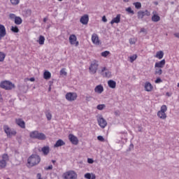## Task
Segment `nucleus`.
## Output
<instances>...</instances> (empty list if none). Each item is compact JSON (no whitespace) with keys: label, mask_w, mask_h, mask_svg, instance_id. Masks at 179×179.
<instances>
[{"label":"nucleus","mask_w":179,"mask_h":179,"mask_svg":"<svg viewBox=\"0 0 179 179\" xmlns=\"http://www.w3.org/2000/svg\"><path fill=\"white\" fill-rule=\"evenodd\" d=\"M41 162V158L37 155H31L27 159L28 167H33L37 166Z\"/></svg>","instance_id":"f257e3e1"},{"label":"nucleus","mask_w":179,"mask_h":179,"mask_svg":"<svg viewBox=\"0 0 179 179\" xmlns=\"http://www.w3.org/2000/svg\"><path fill=\"white\" fill-rule=\"evenodd\" d=\"M30 138L32 139H38V141H45L46 139L45 134L38 132V131H34L29 134Z\"/></svg>","instance_id":"f03ea898"},{"label":"nucleus","mask_w":179,"mask_h":179,"mask_svg":"<svg viewBox=\"0 0 179 179\" xmlns=\"http://www.w3.org/2000/svg\"><path fill=\"white\" fill-rule=\"evenodd\" d=\"M0 87L5 90H12V89H15V84L10 81L4 80L0 83Z\"/></svg>","instance_id":"7ed1b4c3"},{"label":"nucleus","mask_w":179,"mask_h":179,"mask_svg":"<svg viewBox=\"0 0 179 179\" xmlns=\"http://www.w3.org/2000/svg\"><path fill=\"white\" fill-rule=\"evenodd\" d=\"M167 106L162 105L161 106L160 110L157 112V117L160 118V120H166L167 118Z\"/></svg>","instance_id":"20e7f679"},{"label":"nucleus","mask_w":179,"mask_h":179,"mask_svg":"<svg viewBox=\"0 0 179 179\" xmlns=\"http://www.w3.org/2000/svg\"><path fill=\"white\" fill-rule=\"evenodd\" d=\"M3 128L5 134H6L8 138H11V136H16V134H17L15 129H10V127H9V126L8 125H4Z\"/></svg>","instance_id":"39448f33"},{"label":"nucleus","mask_w":179,"mask_h":179,"mask_svg":"<svg viewBox=\"0 0 179 179\" xmlns=\"http://www.w3.org/2000/svg\"><path fill=\"white\" fill-rule=\"evenodd\" d=\"M62 177L64 179H76L78 174L75 171H69L63 173Z\"/></svg>","instance_id":"423d86ee"},{"label":"nucleus","mask_w":179,"mask_h":179,"mask_svg":"<svg viewBox=\"0 0 179 179\" xmlns=\"http://www.w3.org/2000/svg\"><path fill=\"white\" fill-rule=\"evenodd\" d=\"M99 69V62L97 60H93L89 67V71L92 75H94Z\"/></svg>","instance_id":"0eeeda50"},{"label":"nucleus","mask_w":179,"mask_h":179,"mask_svg":"<svg viewBox=\"0 0 179 179\" xmlns=\"http://www.w3.org/2000/svg\"><path fill=\"white\" fill-rule=\"evenodd\" d=\"M2 159L0 160V170L5 169L6 167V162L9 161V155L8 154H3L2 156Z\"/></svg>","instance_id":"6e6552de"},{"label":"nucleus","mask_w":179,"mask_h":179,"mask_svg":"<svg viewBox=\"0 0 179 179\" xmlns=\"http://www.w3.org/2000/svg\"><path fill=\"white\" fill-rule=\"evenodd\" d=\"M69 41L71 45H75V47H78L79 45V41H78V38L75 34L70 35Z\"/></svg>","instance_id":"1a4fd4ad"},{"label":"nucleus","mask_w":179,"mask_h":179,"mask_svg":"<svg viewBox=\"0 0 179 179\" xmlns=\"http://www.w3.org/2000/svg\"><path fill=\"white\" fill-rule=\"evenodd\" d=\"M101 74L103 78H107L108 79H110V78L113 76L111 74V71H108V69H107V67H101Z\"/></svg>","instance_id":"9d476101"},{"label":"nucleus","mask_w":179,"mask_h":179,"mask_svg":"<svg viewBox=\"0 0 179 179\" xmlns=\"http://www.w3.org/2000/svg\"><path fill=\"white\" fill-rule=\"evenodd\" d=\"M66 99L68 101H75L78 99V94L76 92H68L66 94Z\"/></svg>","instance_id":"9b49d317"},{"label":"nucleus","mask_w":179,"mask_h":179,"mask_svg":"<svg viewBox=\"0 0 179 179\" xmlns=\"http://www.w3.org/2000/svg\"><path fill=\"white\" fill-rule=\"evenodd\" d=\"M137 16L138 19H143L145 16H150V12L148 10H145V11L140 10L137 13Z\"/></svg>","instance_id":"f8f14e48"},{"label":"nucleus","mask_w":179,"mask_h":179,"mask_svg":"<svg viewBox=\"0 0 179 179\" xmlns=\"http://www.w3.org/2000/svg\"><path fill=\"white\" fill-rule=\"evenodd\" d=\"M98 124L101 128H105L107 127V121L102 117L101 116H99L97 118Z\"/></svg>","instance_id":"ddd939ff"},{"label":"nucleus","mask_w":179,"mask_h":179,"mask_svg":"<svg viewBox=\"0 0 179 179\" xmlns=\"http://www.w3.org/2000/svg\"><path fill=\"white\" fill-rule=\"evenodd\" d=\"M69 140L73 145H78L79 143V139H78V137L72 134L69 135Z\"/></svg>","instance_id":"4468645a"},{"label":"nucleus","mask_w":179,"mask_h":179,"mask_svg":"<svg viewBox=\"0 0 179 179\" xmlns=\"http://www.w3.org/2000/svg\"><path fill=\"white\" fill-rule=\"evenodd\" d=\"M92 42L95 45H100L101 42H100V39L99 38V35H97V34H93L92 35Z\"/></svg>","instance_id":"2eb2a0df"},{"label":"nucleus","mask_w":179,"mask_h":179,"mask_svg":"<svg viewBox=\"0 0 179 179\" xmlns=\"http://www.w3.org/2000/svg\"><path fill=\"white\" fill-rule=\"evenodd\" d=\"M15 124H17V125H18V127H20V128H22L23 129H24V128H26V123L21 118L16 119Z\"/></svg>","instance_id":"dca6fc26"},{"label":"nucleus","mask_w":179,"mask_h":179,"mask_svg":"<svg viewBox=\"0 0 179 179\" xmlns=\"http://www.w3.org/2000/svg\"><path fill=\"white\" fill-rule=\"evenodd\" d=\"M5 36H6V29L5 26L0 24V41Z\"/></svg>","instance_id":"f3484780"},{"label":"nucleus","mask_w":179,"mask_h":179,"mask_svg":"<svg viewBox=\"0 0 179 179\" xmlns=\"http://www.w3.org/2000/svg\"><path fill=\"white\" fill-rule=\"evenodd\" d=\"M164 65H166V59H162L159 62H157L155 64V68H159L162 69V68H164Z\"/></svg>","instance_id":"a211bd4d"},{"label":"nucleus","mask_w":179,"mask_h":179,"mask_svg":"<svg viewBox=\"0 0 179 179\" xmlns=\"http://www.w3.org/2000/svg\"><path fill=\"white\" fill-rule=\"evenodd\" d=\"M80 23H82V24H87V23H89V15L85 14L83 16H82L80 20Z\"/></svg>","instance_id":"6ab92c4d"},{"label":"nucleus","mask_w":179,"mask_h":179,"mask_svg":"<svg viewBox=\"0 0 179 179\" xmlns=\"http://www.w3.org/2000/svg\"><path fill=\"white\" fill-rule=\"evenodd\" d=\"M144 89L145 92H152L153 90V85L150 82H145Z\"/></svg>","instance_id":"aec40b11"},{"label":"nucleus","mask_w":179,"mask_h":179,"mask_svg":"<svg viewBox=\"0 0 179 179\" xmlns=\"http://www.w3.org/2000/svg\"><path fill=\"white\" fill-rule=\"evenodd\" d=\"M121 22V14H117L115 17L113 18L110 21V24H114V23L118 24Z\"/></svg>","instance_id":"412c9836"},{"label":"nucleus","mask_w":179,"mask_h":179,"mask_svg":"<svg viewBox=\"0 0 179 179\" xmlns=\"http://www.w3.org/2000/svg\"><path fill=\"white\" fill-rule=\"evenodd\" d=\"M94 92H95V93H98V94H101V93H103V92H104V87H103V85H97L94 88Z\"/></svg>","instance_id":"4be33fe9"},{"label":"nucleus","mask_w":179,"mask_h":179,"mask_svg":"<svg viewBox=\"0 0 179 179\" xmlns=\"http://www.w3.org/2000/svg\"><path fill=\"white\" fill-rule=\"evenodd\" d=\"M152 15H153L152 17V22H160V16L156 15V11H153Z\"/></svg>","instance_id":"5701e85b"},{"label":"nucleus","mask_w":179,"mask_h":179,"mask_svg":"<svg viewBox=\"0 0 179 179\" xmlns=\"http://www.w3.org/2000/svg\"><path fill=\"white\" fill-rule=\"evenodd\" d=\"M108 86H109L110 89H115L117 87V83L113 80H109L108 81Z\"/></svg>","instance_id":"b1692460"},{"label":"nucleus","mask_w":179,"mask_h":179,"mask_svg":"<svg viewBox=\"0 0 179 179\" xmlns=\"http://www.w3.org/2000/svg\"><path fill=\"white\" fill-rule=\"evenodd\" d=\"M164 57V52H163V51L159 50L158 52H157L155 57L157 58L158 59H162V58Z\"/></svg>","instance_id":"393cba45"},{"label":"nucleus","mask_w":179,"mask_h":179,"mask_svg":"<svg viewBox=\"0 0 179 179\" xmlns=\"http://www.w3.org/2000/svg\"><path fill=\"white\" fill-rule=\"evenodd\" d=\"M45 41V38L44 37V36L43 35L39 36L37 43H38L40 45H44Z\"/></svg>","instance_id":"a878e982"},{"label":"nucleus","mask_w":179,"mask_h":179,"mask_svg":"<svg viewBox=\"0 0 179 179\" xmlns=\"http://www.w3.org/2000/svg\"><path fill=\"white\" fill-rule=\"evenodd\" d=\"M65 145V142L62 141V139H59L56 143L54 145L55 148H59V146H64Z\"/></svg>","instance_id":"bb28decb"},{"label":"nucleus","mask_w":179,"mask_h":179,"mask_svg":"<svg viewBox=\"0 0 179 179\" xmlns=\"http://www.w3.org/2000/svg\"><path fill=\"white\" fill-rule=\"evenodd\" d=\"M84 177L85 178H87V179H96V175L90 173H85Z\"/></svg>","instance_id":"cd10ccee"},{"label":"nucleus","mask_w":179,"mask_h":179,"mask_svg":"<svg viewBox=\"0 0 179 179\" xmlns=\"http://www.w3.org/2000/svg\"><path fill=\"white\" fill-rule=\"evenodd\" d=\"M43 78L46 80H48V79H51V73L48 71H45L43 73Z\"/></svg>","instance_id":"c85d7f7f"},{"label":"nucleus","mask_w":179,"mask_h":179,"mask_svg":"<svg viewBox=\"0 0 179 179\" xmlns=\"http://www.w3.org/2000/svg\"><path fill=\"white\" fill-rule=\"evenodd\" d=\"M41 150H42L43 155L45 156H47V155H48V153H50V147L45 146V147L42 148Z\"/></svg>","instance_id":"c756f323"},{"label":"nucleus","mask_w":179,"mask_h":179,"mask_svg":"<svg viewBox=\"0 0 179 179\" xmlns=\"http://www.w3.org/2000/svg\"><path fill=\"white\" fill-rule=\"evenodd\" d=\"M15 24H22V23L23 22V20H22V18L20 17H15Z\"/></svg>","instance_id":"7c9ffc66"},{"label":"nucleus","mask_w":179,"mask_h":179,"mask_svg":"<svg viewBox=\"0 0 179 179\" xmlns=\"http://www.w3.org/2000/svg\"><path fill=\"white\" fill-rule=\"evenodd\" d=\"M163 73V70L160 68H155V75H162Z\"/></svg>","instance_id":"2f4dec72"},{"label":"nucleus","mask_w":179,"mask_h":179,"mask_svg":"<svg viewBox=\"0 0 179 179\" xmlns=\"http://www.w3.org/2000/svg\"><path fill=\"white\" fill-rule=\"evenodd\" d=\"M6 57V55H5V53L0 52V62H3V61H5Z\"/></svg>","instance_id":"473e14b6"},{"label":"nucleus","mask_w":179,"mask_h":179,"mask_svg":"<svg viewBox=\"0 0 179 179\" xmlns=\"http://www.w3.org/2000/svg\"><path fill=\"white\" fill-rule=\"evenodd\" d=\"M101 57H103L104 58H106V57H108V55H110V51L106 50L104 52H102L101 53Z\"/></svg>","instance_id":"72a5a7b5"},{"label":"nucleus","mask_w":179,"mask_h":179,"mask_svg":"<svg viewBox=\"0 0 179 179\" xmlns=\"http://www.w3.org/2000/svg\"><path fill=\"white\" fill-rule=\"evenodd\" d=\"M134 5L136 9H141L142 8V4L140 2L134 3Z\"/></svg>","instance_id":"f704fd0d"},{"label":"nucleus","mask_w":179,"mask_h":179,"mask_svg":"<svg viewBox=\"0 0 179 179\" xmlns=\"http://www.w3.org/2000/svg\"><path fill=\"white\" fill-rule=\"evenodd\" d=\"M11 31L13 33H19V28L17 26L11 27Z\"/></svg>","instance_id":"c9c22d12"},{"label":"nucleus","mask_w":179,"mask_h":179,"mask_svg":"<svg viewBox=\"0 0 179 179\" xmlns=\"http://www.w3.org/2000/svg\"><path fill=\"white\" fill-rule=\"evenodd\" d=\"M136 58H138V55H134L132 56H131L129 57V59H130V62H134V61H135L136 59Z\"/></svg>","instance_id":"e433bc0d"},{"label":"nucleus","mask_w":179,"mask_h":179,"mask_svg":"<svg viewBox=\"0 0 179 179\" xmlns=\"http://www.w3.org/2000/svg\"><path fill=\"white\" fill-rule=\"evenodd\" d=\"M126 12H128V13H131V15H134L135 12L132 10L131 7H128L126 8Z\"/></svg>","instance_id":"4c0bfd02"},{"label":"nucleus","mask_w":179,"mask_h":179,"mask_svg":"<svg viewBox=\"0 0 179 179\" xmlns=\"http://www.w3.org/2000/svg\"><path fill=\"white\" fill-rule=\"evenodd\" d=\"M106 108V105L104 104H99L96 106L97 110H103Z\"/></svg>","instance_id":"58836bf2"},{"label":"nucleus","mask_w":179,"mask_h":179,"mask_svg":"<svg viewBox=\"0 0 179 179\" xmlns=\"http://www.w3.org/2000/svg\"><path fill=\"white\" fill-rule=\"evenodd\" d=\"M12 5H19L20 0H10Z\"/></svg>","instance_id":"ea45409f"},{"label":"nucleus","mask_w":179,"mask_h":179,"mask_svg":"<svg viewBox=\"0 0 179 179\" xmlns=\"http://www.w3.org/2000/svg\"><path fill=\"white\" fill-rule=\"evenodd\" d=\"M46 117L48 120V121H50V120L52 118V115H51L50 113H47Z\"/></svg>","instance_id":"a19ab883"},{"label":"nucleus","mask_w":179,"mask_h":179,"mask_svg":"<svg viewBox=\"0 0 179 179\" xmlns=\"http://www.w3.org/2000/svg\"><path fill=\"white\" fill-rule=\"evenodd\" d=\"M163 82V80H162V78H157L155 81V83H162Z\"/></svg>","instance_id":"79ce46f5"},{"label":"nucleus","mask_w":179,"mask_h":179,"mask_svg":"<svg viewBox=\"0 0 179 179\" xmlns=\"http://www.w3.org/2000/svg\"><path fill=\"white\" fill-rule=\"evenodd\" d=\"M98 141H100L101 142H104V138L103 137V136H99L97 137Z\"/></svg>","instance_id":"37998d69"},{"label":"nucleus","mask_w":179,"mask_h":179,"mask_svg":"<svg viewBox=\"0 0 179 179\" xmlns=\"http://www.w3.org/2000/svg\"><path fill=\"white\" fill-rule=\"evenodd\" d=\"M60 75L66 76V71H65V69H62L60 71Z\"/></svg>","instance_id":"c03bdc74"},{"label":"nucleus","mask_w":179,"mask_h":179,"mask_svg":"<svg viewBox=\"0 0 179 179\" xmlns=\"http://www.w3.org/2000/svg\"><path fill=\"white\" fill-rule=\"evenodd\" d=\"M94 162V161H93V159H92V158L87 159V163H89L90 164H93Z\"/></svg>","instance_id":"a18cd8bd"},{"label":"nucleus","mask_w":179,"mask_h":179,"mask_svg":"<svg viewBox=\"0 0 179 179\" xmlns=\"http://www.w3.org/2000/svg\"><path fill=\"white\" fill-rule=\"evenodd\" d=\"M129 43H130V44H135V43H136L135 38H130Z\"/></svg>","instance_id":"49530a36"},{"label":"nucleus","mask_w":179,"mask_h":179,"mask_svg":"<svg viewBox=\"0 0 179 179\" xmlns=\"http://www.w3.org/2000/svg\"><path fill=\"white\" fill-rule=\"evenodd\" d=\"M9 17L10 19H15V17H16V15H15V14H10Z\"/></svg>","instance_id":"de8ad7c7"},{"label":"nucleus","mask_w":179,"mask_h":179,"mask_svg":"<svg viewBox=\"0 0 179 179\" xmlns=\"http://www.w3.org/2000/svg\"><path fill=\"white\" fill-rule=\"evenodd\" d=\"M140 33H146V29H145V28H141V31H140Z\"/></svg>","instance_id":"09e8293b"},{"label":"nucleus","mask_w":179,"mask_h":179,"mask_svg":"<svg viewBox=\"0 0 179 179\" xmlns=\"http://www.w3.org/2000/svg\"><path fill=\"white\" fill-rule=\"evenodd\" d=\"M45 170H52V165H50L49 166L46 167Z\"/></svg>","instance_id":"8fccbe9b"},{"label":"nucleus","mask_w":179,"mask_h":179,"mask_svg":"<svg viewBox=\"0 0 179 179\" xmlns=\"http://www.w3.org/2000/svg\"><path fill=\"white\" fill-rule=\"evenodd\" d=\"M36 178H37L38 179H43V178H41V173H38V174L36 175Z\"/></svg>","instance_id":"3c124183"},{"label":"nucleus","mask_w":179,"mask_h":179,"mask_svg":"<svg viewBox=\"0 0 179 179\" xmlns=\"http://www.w3.org/2000/svg\"><path fill=\"white\" fill-rule=\"evenodd\" d=\"M102 20H103V22H104L105 23H106V22H107V18L106 17V16H103V17H102Z\"/></svg>","instance_id":"603ef678"},{"label":"nucleus","mask_w":179,"mask_h":179,"mask_svg":"<svg viewBox=\"0 0 179 179\" xmlns=\"http://www.w3.org/2000/svg\"><path fill=\"white\" fill-rule=\"evenodd\" d=\"M175 36V37H176L177 38H179V33H176L173 34Z\"/></svg>","instance_id":"864d4df0"},{"label":"nucleus","mask_w":179,"mask_h":179,"mask_svg":"<svg viewBox=\"0 0 179 179\" xmlns=\"http://www.w3.org/2000/svg\"><path fill=\"white\" fill-rule=\"evenodd\" d=\"M30 82H34L35 79L34 78H29Z\"/></svg>","instance_id":"5fc2aeb1"},{"label":"nucleus","mask_w":179,"mask_h":179,"mask_svg":"<svg viewBox=\"0 0 179 179\" xmlns=\"http://www.w3.org/2000/svg\"><path fill=\"white\" fill-rule=\"evenodd\" d=\"M43 22H44V23H45V22H47V18H43Z\"/></svg>","instance_id":"6e6d98bb"},{"label":"nucleus","mask_w":179,"mask_h":179,"mask_svg":"<svg viewBox=\"0 0 179 179\" xmlns=\"http://www.w3.org/2000/svg\"><path fill=\"white\" fill-rule=\"evenodd\" d=\"M1 100H2V95L1 94V92H0V101Z\"/></svg>","instance_id":"4d7b16f0"},{"label":"nucleus","mask_w":179,"mask_h":179,"mask_svg":"<svg viewBox=\"0 0 179 179\" xmlns=\"http://www.w3.org/2000/svg\"><path fill=\"white\" fill-rule=\"evenodd\" d=\"M52 163L55 164V160H52Z\"/></svg>","instance_id":"13d9d810"},{"label":"nucleus","mask_w":179,"mask_h":179,"mask_svg":"<svg viewBox=\"0 0 179 179\" xmlns=\"http://www.w3.org/2000/svg\"><path fill=\"white\" fill-rule=\"evenodd\" d=\"M129 0H124V2H128Z\"/></svg>","instance_id":"bf43d9fd"},{"label":"nucleus","mask_w":179,"mask_h":179,"mask_svg":"<svg viewBox=\"0 0 179 179\" xmlns=\"http://www.w3.org/2000/svg\"><path fill=\"white\" fill-rule=\"evenodd\" d=\"M58 1H59V2H62V0H58Z\"/></svg>","instance_id":"052dcab7"},{"label":"nucleus","mask_w":179,"mask_h":179,"mask_svg":"<svg viewBox=\"0 0 179 179\" xmlns=\"http://www.w3.org/2000/svg\"><path fill=\"white\" fill-rule=\"evenodd\" d=\"M177 86H178V87H179V83H178V85H177Z\"/></svg>","instance_id":"680f3d73"},{"label":"nucleus","mask_w":179,"mask_h":179,"mask_svg":"<svg viewBox=\"0 0 179 179\" xmlns=\"http://www.w3.org/2000/svg\"><path fill=\"white\" fill-rule=\"evenodd\" d=\"M7 179H9V178H7Z\"/></svg>","instance_id":"e2e57ef3"}]
</instances>
